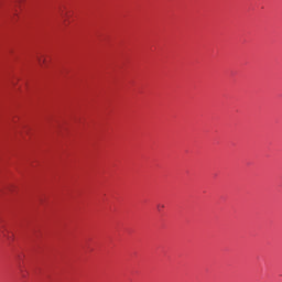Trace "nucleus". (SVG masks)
<instances>
[{
    "instance_id": "obj_1",
    "label": "nucleus",
    "mask_w": 282,
    "mask_h": 282,
    "mask_svg": "<svg viewBox=\"0 0 282 282\" xmlns=\"http://www.w3.org/2000/svg\"><path fill=\"white\" fill-rule=\"evenodd\" d=\"M37 63H39V65H41V67H43V65H45V57H43V56L37 57Z\"/></svg>"
},
{
    "instance_id": "obj_2",
    "label": "nucleus",
    "mask_w": 282,
    "mask_h": 282,
    "mask_svg": "<svg viewBox=\"0 0 282 282\" xmlns=\"http://www.w3.org/2000/svg\"><path fill=\"white\" fill-rule=\"evenodd\" d=\"M163 208H164V205H163V204L156 205V209L159 210V213L162 212Z\"/></svg>"
}]
</instances>
